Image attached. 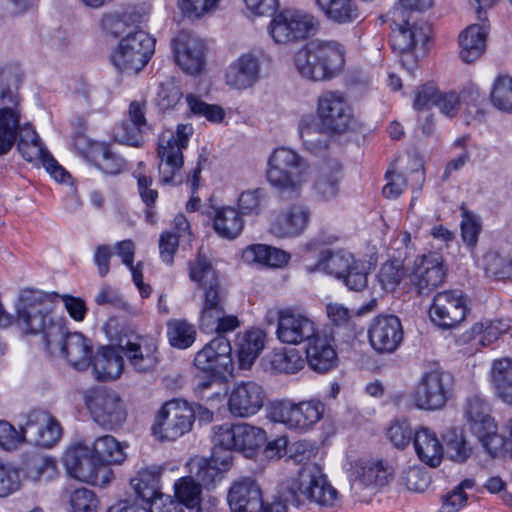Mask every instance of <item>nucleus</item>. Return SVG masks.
Listing matches in <instances>:
<instances>
[{
    "mask_svg": "<svg viewBox=\"0 0 512 512\" xmlns=\"http://www.w3.org/2000/svg\"><path fill=\"white\" fill-rule=\"evenodd\" d=\"M25 442L22 426L18 431L11 423L0 420V447L6 451H14Z\"/></svg>",
    "mask_w": 512,
    "mask_h": 512,
    "instance_id": "62",
    "label": "nucleus"
},
{
    "mask_svg": "<svg viewBox=\"0 0 512 512\" xmlns=\"http://www.w3.org/2000/svg\"><path fill=\"white\" fill-rule=\"evenodd\" d=\"M466 296L456 289L437 292L429 308V317L437 327L448 330L456 328L467 316Z\"/></svg>",
    "mask_w": 512,
    "mask_h": 512,
    "instance_id": "19",
    "label": "nucleus"
},
{
    "mask_svg": "<svg viewBox=\"0 0 512 512\" xmlns=\"http://www.w3.org/2000/svg\"><path fill=\"white\" fill-rule=\"evenodd\" d=\"M343 46L334 40H314L298 50L294 63L299 74L309 80L334 77L344 65Z\"/></svg>",
    "mask_w": 512,
    "mask_h": 512,
    "instance_id": "4",
    "label": "nucleus"
},
{
    "mask_svg": "<svg viewBox=\"0 0 512 512\" xmlns=\"http://www.w3.org/2000/svg\"><path fill=\"white\" fill-rule=\"evenodd\" d=\"M118 348L132 368L139 373L153 370L158 363V346L152 337L137 335L121 339Z\"/></svg>",
    "mask_w": 512,
    "mask_h": 512,
    "instance_id": "29",
    "label": "nucleus"
},
{
    "mask_svg": "<svg viewBox=\"0 0 512 512\" xmlns=\"http://www.w3.org/2000/svg\"><path fill=\"white\" fill-rule=\"evenodd\" d=\"M55 296L38 290H24L20 296L18 307L19 320L26 330L33 334L43 333L47 338L53 339L60 334L62 328L53 322L51 311Z\"/></svg>",
    "mask_w": 512,
    "mask_h": 512,
    "instance_id": "6",
    "label": "nucleus"
},
{
    "mask_svg": "<svg viewBox=\"0 0 512 512\" xmlns=\"http://www.w3.org/2000/svg\"><path fill=\"white\" fill-rule=\"evenodd\" d=\"M464 417L469 430L483 448L493 457L503 449L504 438L498 433L495 420L490 415L488 405L479 396H471L464 406Z\"/></svg>",
    "mask_w": 512,
    "mask_h": 512,
    "instance_id": "10",
    "label": "nucleus"
},
{
    "mask_svg": "<svg viewBox=\"0 0 512 512\" xmlns=\"http://www.w3.org/2000/svg\"><path fill=\"white\" fill-rule=\"evenodd\" d=\"M450 458L455 461L462 463L468 459L471 450L467 446L464 436L457 429H451L444 436Z\"/></svg>",
    "mask_w": 512,
    "mask_h": 512,
    "instance_id": "60",
    "label": "nucleus"
},
{
    "mask_svg": "<svg viewBox=\"0 0 512 512\" xmlns=\"http://www.w3.org/2000/svg\"><path fill=\"white\" fill-rule=\"evenodd\" d=\"M260 78V64L253 54H242L234 60L225 73L226 84L234 89L252 87Z\"/></svg>",
    "mask_w": 512,
    "mask_h": 512,
    "instance_id": "31",
    "label": "nucleus"
},
{
    "mask_svg": "<svg viewBox=\"0 0 512 512\" xmlns=\"http://www.w3.org/2000/svg\"><path fill=\"white\" fill-rule=\"evenodd\" d=\"M232 348L224 336H217L208 342L194 358V365L211 376L222 375L232 369Z\"/></svg>",
    "mask_w": 512,
    "mask_h": 512,
    "instance_id": "28",
    "label": "nucleus"
},
{
    "mask_svg": "<svg viewBox=\"0 0 512 512\" xmlns=\"http://www.w3.org/2000/svg\"><path fill=\"white\" fill-rule=\"evenodd\" d=\"M71 512H96L98 500L87 488L76 489L70 497Z\"/></svg>",
    "mask_w": 512,
    "mask_h": 512,
    "instance_id": "64",
    "label": "nucleus"
},
{
    "mask_svg": "<svg viewBox=\"0 0 512 512\" xmlns=\"http://www.w3.org/2000/svg\"><path fill=\"white\" fill-rule=\"evenodd\" d=\"M317 8L331 22L348 24L360 17L354 0H314Z\"/></svg>",
    "mask_w": 512,
    "mask_h": 512,
    "instance_id": "40",
    "label": "nucleus"
},
{
    "mask_svg": "<svg viewBox=\"0 0 512 512\" xmlns=\"http://www.w3.org/2000/svg\"><path fill=\"white\" fill-rule=\"evenodd\" d=\"M186 101L189 110L196 116H203L208 121L214 123H219L224 118L225 112L218 105L207 104L206 102L202 101L199 97L193 94H189L186 97Z\"/></svg>",
    "mask_w": 512,
    "mask_h": 512,
    "instance_id": "58",
    "label": "nucleus"
},
{
    "mask_svg": "<svg viewBox=\"0 0 512 512\" xmlns=\"http://www.w3.org/2000/svg\"><path fill=\"white\" fill-rule=\"evenodd\" d=\"M219 0H178V7L190 19H199L217 8Z\"/></svg>",
    "mask_w": 512,
    "mask_h": 512,
    "instance_id": "63",
    "label": "nucleus"
},
{
    "mask_svg": "<svg viewBox=\"0 0 512 512\" xmlns=\"http://www.w3.org/2000/svg\"><path fill=\"white\" fill-rule=\"evenodd\" d=\"M305 269L309 273L324 272L341 280L352 291H362L368 284V272L365 263L356 259L344 249H323L316 261H311L307 252L304 255Z\"/></svg>",
    "mask_w": 512,
    "mask_h": 512,
    "instance_id": "5",
    "label": "nucleus"
},
{
    "mask_svg": "<svg viewBox=\"0 0 512 512\" xmlns=\"http://www.w3.org/2000/svg\"><path fill=\"white\" fill-rule=\"evenodd\" d=\"M324 411V403L317 398L297 403L282 400L269 405L267 417L275 423L284 425L289 430L306 433L323 418Z\"/></svg>",
    "mask_w": 512,
    "mask_h": 512,
    "instance_id": "7",
    "label": "nucleus"
},
{
    "mask_svg": "<svg viewBox=\"0 0 512 512\" xmlns=\"http://www.w3.org/2000/svg\"><path fill=\"white\" fill-rule=\"evenodd\" d=\"M490 98L497 109L512 112V77L498 76L493 83Z\"/></svg>",
    "mask_w": 512,
    "mask_h": 512,
    "instance_id": "54",
    "label": "nucleus"
},
{
    "mask_svg": "<svg viewBox=\"0 0 512 512\" xmlns=\"http://www.w3.org/2000/svg\"><path fill=\"white\" fill-rule=\"evenodd\" d=\"M167 337L173 347L186 349L196 339V328L185 319H173L167 323Z\"/></svg>",
    "mask_w": 512,
    "mask_h": 512,
    "instance_id": "53",
    "label": "nucleus"
},
{
    "mask_svg": "<svg viewBox=\"0 0 512 512\" xmlns=\"http://www.w3.org/2000/svg\"><path fill=\"white\" fill-rule=\"evenodd\" d=\"M318 28L319 21L314 15L290 8L275 14L268 29L276 43L290 44L314 35Z\"/></svg>",
    "mask_w": 512,
    "mask_h": 512,
    "instance_id": "11",
    "label": "nucleus"
},
{
    "mask_svg": "<svg viewBox=\"0 0 512 512\" xmlns=\"http://www.w3.org/2000/svg\"><path fill=\"white\" fill-rule=\"evenodd\" d=\"M309 176L308 164L291 149L276 148L268 159L267 181L281 197H299Z\"/></svg>",
    "mask_w": 512,
    "mask_h": 512,
    "instance_id": "3",
    "label": "nucleus"
},
{
    "mask_svg": "<svg viewBox=\"0 0 512 512\" xmlns=\"http://www.w3.org/2000/svg\"><path fill=\"white\" fill-rule=\"evenodd\" d=\"M265 333L261 329H252L237 338L239 366L248 369L260 355L265 346Z\"/></svg>",
    "mask_w": 512,
    "mask_h": 512,
    "instance_id": "38",
    "label": "nucleus"
},
{
    "mask_svg": "<svg viewBox=\"0 0 512 512\" xmlns=\"http://www.w3.org/2000/svg\"><path fill=\"white\" fill-rule=\"evenodd\" d=\"M266 393L254 381H242L233 386L227 401L229 412L238 418L256 415L264 406Z\"/></svg>",
    "mask_w": 512,
    "mask_h": 512,
    "instance_id": "26",
    "label": "nucleus"
},
{
    "mask_svg": "<svg viewBox=\"0 0 512 512\" xmlns=\"http://www.w3.org/2000/svg\"><path fill=\"white\" fill-rule=\"evenodd\" d=\"M454 378L444 370H433L423 374L411 394L414 406L433 411L444 407L451 396Z\"/></svg>",
    "mask_w": 512,
    "mask_h": 512,
    "instance_id": "15",
    "label": "nucleus"
},
{
    "mask_svg": "<svg viewBox=\"0 0 512 512\" xmlns=\"http://www.w3.org/2000/svg\"><path fill=\"white\" fill-rule=\"evenodd\" d=\"M202 306L199 323L201 328H210L225 310L226 292L219 284L202 288Z\"/></svg>",
    "mask_w": 512,
    "mask_h": 512,
    "instance_id": "37",
    "label": "nucleus"
},
{
    "mask_svg": "<svg viewBox=\"0 0 512 512\" xmlns=\"http://www.w3.org/2000/svg\"><path fill=\"white\" fill-rule=\"evenodd\" d=\"M163 468L149 465L139 470L131 480L134 491L143 502L147 512H183L181 503L160 491L159 479Z\"/></svg>",
    "mask_w": 512,
    "mask_h": 512,
    "instance_id": "13",
    "label": "nucleus"
},
{
    "mask_svg": "<svg viewBox=\"0 0 512 512\" xmlns=\"http://www.w3.org/2000/svg\"><path fill=\"white\" fill-rule=\"evenodd\" d=\"M511 329V321L508 318H484L474 323L470 329L471 337L482 346H488L496 342L502 335Z\"/></svg>",
    "mask_w": 512,
    "mask_h": 512,
    "instance_id": "41",
    "label": "nucleus"
},
{
    "mask_svg": "<svg viewBox=\"0 0 512 512\" xmlns=\"http://www.w3.org/2000/svg\"><path fill=\"white\" fill-rule=\"evenodd\" d=\"M155 39L138 30L121 39L111 54V62L120 71L135 74L141 71L154 53Z\"/></svg>",
    "mask_w": 512,
    "mask_h": 512,
    "instance_id": "12",
    "label": "nucleus"
},
{
    "mask_svg": "<svg viewBox=\"0 0 512 512\" xmlns=\"http://www.w3.org/2000/svg\"><path fill=\"white\" fill-rule=\"evenodd\" d=\"M266 442V432L248 423H224L212 427V443L251 457Z\"/></svg>",
    "mask_w": 512,
    "mask_h": 512,
    "instance_id": "14",
    "label": "nucleus"
},
{
    "mask_svg": "<svg viewBox=\"0 0 512 512\" xmlns=\"http://www.w3.org/2000/svg\"><path fill=\"white\" fill-rule=\"evenodd\" d=\"M231 512H285L282 504L281 486L273 501L264 504L259 485L252 478L236 480L227 495Z\"/></svg>",
    "mask_w": 512,
    "mask_h": 512,
    "instance_id": "16",
    "label": "nucleus"
},
{
    "mask_svg": "<svg viewBox=\"0 0 512 512\" xmlns=\"http://www.w3.org/2000/svg\"><path fill=\"white\" fill-rule=\"evenodd\" d=\"M488 26L485 24H472L459 35L460 58L465 63H472L479 59L487 46Z\"/></svg>",
    "mask_w": 512,
    "mask_h": 512,
    "instance_id": "35",
    "label": "nucleus"
},
{
    "mask_svg": "<svg viewBox=\"0 0 512 512\" xmlns=\"http://www.w3.org/2000/svg\"><path fill=\"white\" fill-rule=\"evenodd\" d=\"M433 0H400V6L389 12L391 17L390 43L401 57L402 65L412 71L425 54V45L430 38V25L419 19L413 10L431 7Z\"/></svg>",
    "mask_w": 512,
    "mask_h": 512,
    "instance_id": "1",
    "label": "nucleus"
},
{
    "mask_svg": "<svg viewBox=\"0 0 512 512\" xmlns=\"http://www.w3.org/2000/svg\"><path fill=\"white\" fill-rule=\"evenodd\" d=\"M124 368L123 356L113 347H104L94 357L93 370L100 381L119 378Z\"/></svg>",
    "mask_w": 512,
    "mask_h": 512,
    "instance_id": "39",
    "label": "nucleus"
},
{
    "mask_svg": "<svg viewBox=\"0 0 512 512\" xmlns=\"http://www.w3.org/2000/svg\"><path fill=\"white\" fill-rule=\"evenodd\" d=\"M407 276L403 261L392 259L384 262L377 273V283L384 292H394L401 284L404 277Z\"/></svg>",
    "mask_w": 512,
    "mask_h": 512,
    "instance_id": "51",
    "label": "nucleus"
},
{
    "mask_svg": "<svg viewBox=\"0 0 512 512\" xmlns=\"http://www.w3.org/2000/svg\"><path fill=\"white\" fill-rule=\"evenodd\" d=\"M176 64L187 74H198L205 66V44L198 36L181 31L172 41Z\"/></svg>",
    "mask_w": 512,
    "mask_h": 512,
    "instance_id": "24",
    "label": "nucleus"
},
{
    "mask_svg": "<svg viewBox=\"0 0 512 512\" xmlns=\"http://www.w3.org/2000/svg\"><path fill=\"white\" fill-rule=\"evenodd\" d=\"M47 348L51 353L59 352L75 370L85 371L92 363L93 346L82 333L62 331L53 339L47 338Z\"/></svg>",
    "mask_w": 512,
    "mask_h": 512,
    "instance_id": "21",
    "label": "nucleus"
},
{
    "mask_svg": "<svg viewBox=\"0 0 512 512\" xmlns=\"http://www.w3.org/2000/svg\"><path fill=\"white\" fill-rule=\"evenodd\" d=\"M87 406L95 422L106 428L118 427L126 418L123 402L114 391L97 390L93 392L88 399Z\"/></svg>",
    "mask_w": 512,
    "mask_h": 512,
    "instance_id": "27",
    "label": "nucleus"
},
{
    "mask_svg": "<svg viewBox=\"0 0 512 512\" xmlns=\"http://www.w3.org/2000/svg\"><path fill=\"white\" fill-rule=\"evenodd\" d=\"M317 116L323 128L337 134L346 132L353 123L352 109L338 91H325L318 97Z\"/></svg>",
    "mask_w": 512,
    "mask_h": 512,
    "instance_id": "20",
    "label": "nucleus"
},
{
    "mask_svg": "<svg viewBox=\"0 0 512 512\" xmlns=\"http://www.w3.org/2000/svg\"><path fill=\"white\" fill-rule=\"evenodd\" d=\"M193 424L192 405L182 399H172L156 413L151 431L158 441L172 442L189 433Z\"/></svg>",
    "mask_w": 512,
    "mask_h": 512,
    "instance_id": "9",
    "label": "nucleus"
},
{
    "mask_svg": "<svg viewBox=\"0 0 512 512\" xmlns=\"http://www.w3.org/2000/svg\"><path fill=\"white\" fill-rule=\"evenodd\" d=\"M413 445L419 460L432 467H438L443 459L444 447L437 434L428 427L415 430Z\"/></svg>",
    "mask_w": 512,
    "mask_h": 512,
    "instance_id": "34",
    "label": "nucleus"
},
{
    "mask_svg": "<svg viewBox=\"0 0 512 512\" xmlns=\"http://www.w3.org/2000/svg\"><path fill=\"white\" fill-rule=\"evenodd\" d=\"M271 371L280 374H294L304 367V360L296 349H279L269 356Z\"/></svg>",
    "mask_w": 512,
    "mask_h": 512,
    "instance_id": "49",
    "label": "nucleus"
},
{
    "mask_svg": "<svg viewBox=\"0 0 512 512\" xmlns=\"http://www.w3.org/2000/svg\"><path fill=\"white\" fill-rule=\"evenodd\" d=\"M447 272L444 258L436 252H430L415 258L407 269V278L417 295L428 296L444 284Z\"/></svg>",
    "mask_w": 512,
    "mask_h": 512,
    "instance_id": "17",
    "label": "nucleus"
},
{
    "mask_svg": "<svg viewBox=\"0 0 512 512\" xmlns=\"http://www.w3.org/2000/svg\"><path fill=\"white\" fill-rule=\"evenodd\" d=\"M281 495L285 512L291 505L298 506L302 497L320 509H332L340 503L337 489L332 486L321 467L313 463L304 465L297 477L282 482Z\"/></svg>",
    "mask_w": 512,
    "mask_h": 512,
    "instance_id": "2",
    "label": "nucleus"
},
{
    "mask_svg": "<svg viewBox=\"0 0 512 512\" xmlns=\"http://www.w3.org/2000/svg\"><path fill=\"white\" fill-rule=\"evenodd\" d=\"M491 376L497 395L504 402L512 404V360H495Z\"/></svg>",
    "mask_w": 512,
    "mask_h": 512,
    "instance_id": "47",
    "label": "nucleus"
},
{
    "mask_svg": "<svg viewBox=\"0 0 512 512\" xmlns=\"http://www.w3.org/2000/svg\"><path fill=\"white\" fill-rule=\"evenodd\" d=\"M324 129L312 115H304L300 119L299 135L308 150L317 151L327 146V136Z\"/></svg>",
    "mask_w": 512,
    "mask_h": 512,
    "instance_id": "50",
    "label": "nucleus"
},
{
    "mask_svg": "<svg viewBox=\"0 0 512 512\" xmlns=\"http://www.w3.org/2000/svg\"><path fill=\"white\" fill-rule=\"evenodd\" d=\"M25 441L42 447H52L62 437V427L58 420L44 410H32L22 424Z\"/></svg>",
    "mask_w": 512,
    "mask_h": 512,
    "instance_id": "25",
    "label": "nucleus"
},
{
    "mask_svg": "<svg viewBox=\"0 0 512 512\" xmlns=\"http://www.w3.org/2000/svg\"><path fill=\"white\" fill-rule=\"evenodd\" d=\"M149 127H140L136 123L125 119L115 130V138L117 141L131 146H139L142 143L143 134Z\"/></svg>",
    "mask_w": 512,
    "mask_h": 512,
    "instance_id": "61",
    "label": "nucleus"
},
{
    "mask_svg": "<svg viewBox=\"0 0 512 512\" xmlns=\"http://www.w3.org/2000/svg\"><path fill=\"white\" fill-rule=\"evenodd\" d=\"M461 236L468 246L475 247L478 242V236L482 231L481 218L473 212L461 208Z\"/></svg>",
    "mask_w": 512,
    "mask_h": 512,
    "instance_id": "57",
    "label": "nucleus"
},
{
    "mask_svg": "<svg viewBox=\"0 0 512 512\" xmlns=\"http://www.w3.org/2000/svg\"><path fill=\"white\" fill-rule=\"evenodd\" d=\"M90 449L104 466L121 464L126 458L124 448L111 435H103L96 438Z\"/></svg>",
    "mask_w": 512,
    "mask_h": 512,
    "instance_id": "46",
    "label": "nucleus"
},
{
    "mask_svg": "<svg viewBox=\"0 0 512 512\" xmlns=\"http://www.w3.org/2000/svg\"><path fill=\"white\" fill-rule=\"evenodd\" d=\"M193 134V127L190 124H179L176 133H163L159 139L158 165L159 180L164 184H177L182 182L180 175L183 166L182 151L187 147L188 140Z\"/></svg>",
    "mask_w": 512,
    "mask_h": 512,
    "instance_id": "8",
    "label": "nucleus"
},
{
    "mask_svg": "<svg viewBox=\"0 0 512 512\" xmlns=\"http://www.w3.org/2000/svg\"><path fill=\"white\" fill-rule=\"evenodd\" d=\"M189 467L190 472L206 486L214 483L221 474L218 466H215L209 459L203 457L192 459L189 463Z\"/></svg>",
    "mask_w": 512,
    "mask_h": 512,
    "instance_id": "59",
    "label": "nucleus"
},
{
    "mask_svg": "<svg viewBox=\"0 0 512 512\" xmlns=\"http://www.w3.org/2000/svg\"><path fill=\"white\" fill-rule=\"evenodd\" d=\"M392 479V469L381 460L360 459L354 465L353 486H384Z\"/></svg>",
    "mask_w": 512,
    "mask_h": 512,
    "instance_id": "32",
    "label": "nucleus"
},
{
    "mask_svg": "<svg viewBox=\"0 0 512 512\" xmlns=\"http://www.w3.org/2000/svg\"><path fill=\"white\" fill-rule=\"evenodd\" d=\"M341 170L337 161H330L319 168L313 183V192L318 200L330 201L339 194Z\"/></svg>",
    "mask_w": 512,
    "mask_h": 512,
    "instance_id": "36",
    "label": "nucleus"
},
{
    "mask_svg": "<svg viewBox=\"0 0 512 512\" xmlns=\"http://www.w3.org/2000/svg\"><path fill=\"white\" fill-rule=\"evenodd\" d=\"M315 321L306 313L294 307L277 312V338L285 344L298 345L307 342L318 332Z\"/></svg>",
    "mask_w": 512,
    "mask_h": 512,
    "instance_id": "22",
    "label": "nucleus"
},
{
    "mask_svg": "<svg viewBox=\"0 0 512 512\" xmlns=\"http://www.w3.org/2000/svg\"><path fill=\"white\" fill-rule=\"evenodd\" d=\"M305 352L307 363L314 371L327 372L336 363L337 355L331 339L320 331L306 342Z\"/></svg>",
    "mask_w": 512,
    "mask_h": 512,
    "instance_id": "33",
    "label": "nucleus"
},
{
    "mask_svg": "<svg viewBox=\"0 0 512 512\" xmlns=\"http://www.w3.org/2000/svg\"><path fill=\"white\" fill-rule=\"evenodd\" d=\"M17 134H19L18 151L25 160L29 162L37 161L47 151L31 125L24 124L21 126L19 124Z\"/></svg>",
    "mask_w": 512,
    "mask_h": 512,
    "instance_id": "48",
    "label": "nucleus"
},
{
    "mask_svg": "<svg viewBox=\"0 0 512 512\" xmlns=\"http://www.w3.org/2000/svg\"><path fill=\"white\" fill-rule=\"evenodd\" d=\"M213 228L220 237L233 240L241 234L244 221L235 208L222 207L215 210Z\"/></svg>",
    "mask_w": 512,
    "mask_h": 512,
    "instance_id": "43",
    "label": "nucleus"
},
{
    "mask_svg": "<svg viewBox=\"0 0 512 512\" xmlns=\"http://www.w3.org/2000/svg\"><path fill=\"white\" fill-rule=\"evenodd\" d=\"M511 260L497 250H489L479 260V266L488 277H503L506 275Z\"/></svg>",
    "mask_w": 512,
    "mask_h": 512,
    "instance_id": "55",
    "label": "nucleus"
},
{
    "mask_svg": "<svg viewBox=\"0 0 512 512\" xmlns=\"http://www.w3.org/2000/svg\"><path fill=\"white\" fill-rule=\"evenodd\" d=\"M20 113L14 106L0 109V155H4L12 148L19 128Z\"/></svg>",
    "mask_w": 512,
    "mask_h": 512,
    "instance_id": "45",
    "label": "nucleus"
},
{
    "mask_svg": "<svg viewBox=\"0 0 512 512\" xmlns=\"http://www.w3.org/2000/svg\"><path fill=\"white\" fill-rule=\"evenodd\" d=\"M368 338L370 345L378 353L394 352L403 339L399 318L394 315L375 317L369 326Z\"/></svg>",
    "mask_w": 512,
    "mask_h": 512,
    "instance_id": "30",
    "label": "nucleus"
},
{
    "mask_svg": "<svg viewBox=\"0 0 512 512\" xmlns=\"http://www.w3.org/2000/svg\"><path fill=\"white\" fill-rule=\"evenodd\" d=\"M242 259L248 264L280 267L289 260V255L280 249L264 244H252L242 252Z\"/></svg>",
    "mask_w": 512,
    "mask_h": 512,
    "instance_id": "42",
    "label": "nucleus"
},
{
    "mask_svg": "<svg viewBox=\"0 0 512 512\" xmlns=\"http://www.w3.org/2000/svg\"><path fill=\"white\" fill-rule=\"evenodd\" d=\"M311 219V211L304 204H292L274 211L269 219V232L277 238H294L301 235Z\"/></svg>",
    "mask_w": 512,
    "mask_h": 512,
    "instance_id": "23",
    "label": "nucleus"
},
{
    "mask_svg": "<svg viewBox=\"0 0 512 512\" xmlns=\"http://www.w3.org/2000/svg\"><path fill=\"white\" fill-rule=\"evenodd\" d=\"M175 496L187 508L195 510V512H202L201 503V484L197 483L192 477H182L174 484Z\"/></svg>",
    "mask_w": 512,
    "mask_h": 512,
    "instance_id": "52",
    "label": "nucleus"
},
{
    "mask_svg": "<svg viewBox=\"0 0 512 512\" xmlns=\"http://www.w3.org/2000/svg\"><path fill=\"white\" fill-rule=\"evenodd\" d=\"M75 147L80 154L90 163L99 166L105 155H108L110 147L102 142L93 141L85 136H79L75 139Z\"/></svg>",
    "mask_w": 512,
    "mask_h": 512,
    "instance_id": "56",
    "label": "nucleus"
},
{
    "mask_svg": "<svg viewBox=\"0 0 512 512\" xmlns=\"http://www.w3.org/2000/svg\"><path fill=\"white\" fill-rule=\"evenodd\" d=\"M67 472L79 481L97 485L105 483L110 470L101 464L86 444L79 443L70 448L64 455Z\"/></svg>",
    "mask_w": 512,
    "mask_h": 512,
    "instance_id": "18",
    "label": "nucleus"
},
{
    "mask_svg": "<svg viewBox=\"0 0 512 512\" xmlns=\"http://www.w3.org/2000/svg\"><path fill=\"white\" fill-rule=\"evenodd\" d=\"M188 275L192 282L200 289L219 284L218 271L213 266L210 258L198 251L196 257L188 262Z\"/></svg>",
    "mask_w": 512,
    "mask_h": 512,
    "instance_id": "44",
    "label": "nucleus"
}]
</instances>
